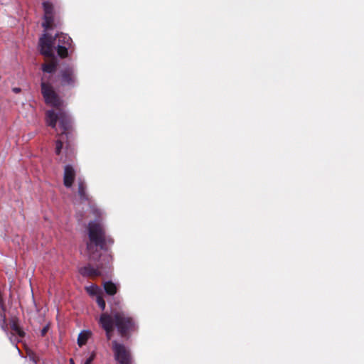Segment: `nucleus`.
<instances>
[{"mask_svg": "<svg viewBox=\"0 0 364 364\" xmlns=\"http://www.w3.org/2000/svg\"><path fill=\"white\" fill-rule=\"evenodd\" d=\"M87 293L92 296L102 294L101 289L95 284H91L85 287Z\"/></svg>", "mask_w": 364, "mask_h": 364, "instance_id": "nucleus-13", "label": "nucleus"}, {"mask_svg": "<svg viewBox=\"0 0 364 364\" xmlns=\"http://www.w3.org/2000/svg\"><path fill=\"white\" fill-rule=\"evenodd\" d=\"M99 323L106 332V336L110 340L112 336L114 325L122 336H126L128 333L136 329L134 319L124 311H112L109 315L104 313L100 316Z\"/></svg>", "mask_w": 364, "mask_h": 364, "instance_id": "nucleus-3", "label": "nucleus"}, {"mask_svg": "<svg viewBox=\"0 0 364 364\" xmlns=\"http://www.w3.org/2000/svg\"><path fill=\"white\" fill-rule=\"evenodd\" d=\"M71 38L63 33H57L54 38L45 33L39 39V49L42 55L52 58L49 63L42 65V70L45 73L41 79V92L47 105L58 108L63 105V101L55 92L47 75L53 74L57 68V62L54 57V51L61 58L68 55V50L70 48Z\"/></svg>", "mask_w": 364, "mask_h": 364, "instance_id": "nucleus-1", "label": "nucleus"}, {"mask_svg": "<svg viewBox=\"0 0 364 364\" xmlns=\"http://www.w3.org/2000/svg\"><path fill=\"white\" fill-rule=\"evenodd\" d=\"M12 90L15 93H18V92H21V88H19V87H14V88H13Z\"/></svg>", "mask_w": 364, "mask_h": 364, "instance_id": "nucleus-18", "label": "nucleus"}, {"mask_svg": "<svg viewBox=\"0 0 364 364\" xmlns=\"http://www.w3.org/2000/svg\"><path fill=\"white\" fill-rule=\"evenodd\" d=\"M58 80L63 87H75L78 82L76 68L73 65L64 66L59 72Z\"/></svg>", "mask_w": 364, "mask_h": 364, "instance_id": "nucleus-5", "label": "nucleus"}, {"mask_svg": "<svg viewBox=\"0 0 364 364\" xmlns=\"http://www.w3.org/2000/svg\"><path fill=\"white\" fill-rule=\"evenodd\" d=\"M4 323H5V319H4ZM1 328L3 329L4 331H5L6 333H8L7 331H6L5 326H4V323L2 324Z\"/></svg>", "mask_w": 364, "mask_h": 364, "instance_id": "nucleus-19", "label": "nucleus"}, {"mask_svg": "<svg viewBox=\"0 0 364 364\" xmlns=\"http://www.w3.org/2000/svg\"><path fill=\"white\" fill-rule=\"evenodd\" d=\"M112 348L114 359L119 364H132V358L130 350L124 344L117 341L112 342Z\"/></svg>", "mask_w": 364, "mask_h": 364, "instance_id": "nucleus-6", "label": "nucleus"}, {"mask_svg": "<svg viewBox=\"0 0 364 364\" xmlns=\"http://www.w3.org/2000/svg\"><path fill=\"white\" fill-rule=\"evenodd\" d=\"M75 176V171L73 167L70 165L65 166V169H64L63 181H64V185L67 188H70L72 186Z\"/></svg>", "mask_w": 364, "mask_h": 364, "instance_id": "nucleus-10", "label": "nucleus"}, {"mask_svg": "<svg viewBox=\"0 0 364 364\" xmlns=\"http://www.w3.org/2000/svg\"><path fill=\"white\" fill-rule=\"evenodd\" d=\"M94 358H95V355L92 353L86 359V360L85 361V363L83 364H91L94 360Z\"/></svg>", "mask_w": 364, "mask_h": 364, "instance_id": "nucleus-15", "label": "nucleus"}, {"mask_svg": "<svg viewBox=\"0 0 364 364\" xmlns=\"http://www.w3.org/2000/svg\"><path fill=\"white\" fill-rule=\"evenodd\" d=\"M73 203H74V205H75V206H77V205H78V202H77V200H75V201L73 202ZM76 208H77V207H76Z\"/></svg>", "mask_w": 364, "mask_h": 364, "instance_id": "nucleus-20", "label": "nucleus"}, {"mask_svg": "<svg viewBox=\"0 0 364 364\" xmlns=\"http://www.w3.org/2000/svg\"><path fill=\"white\" fill-rule=\"evenodd\" d=\"M78 196L80 203L85 206H89L90 211L95 216L100 218L102 215V210L97 208L95 205L91 204L89 197L86 193L85 183L81 180L78 181Z\"/></svg>", "mask_w": 364, "mask_h": 364, "instance_id": "nucleus-7", "label": "nucleus"}, {"mask_svg": "<svg viewBox=\"0 0 364 364\" xmlns=\"http://www.w3.org/2000/svg\"><path fill=\"white\" fill-rule=\"evenodd\" d=\"M29 358H30V360L32 361V364H37V360H36V358H35L33 353H30Z\"/></svg>", "mask_w": 364, "mask_h": 364, "instance_id": "nucleus-17", "label": "nucleus"}, {"mask_svg": "<svg viewBox=\"0 0 364 364\" xmlns=\"http://www.w3.org/2000/svg\"><path fill=\"white\" fill-rule=\"evenodd\" d=\"M103 287L106 293L109 295H114L117 293V287L113 282L108 281L103 284Z\"/></svg>", "mask_w": 364, "mask_h": 364, "instance_id": "nucleus-12", "label": "nucleus"}, {"mask_svg": "<svg viewBox=\"0 0 364 364\" xmlns=\"http://www.w3.org/2000/svg\"><path fill=\"white\" fill-rule=\"evenodd\" d=\"M11 328L15 333V334L9 335V340L15 346L16 348L20 353V350L16 346V343L20 341V338H23L25 335L23 331L19 327L17 321L13 320L11 322Z\"/></svg>", "mask_w": 364, "mask_h": 364, "instance_id": "nucleus-9", "label": "nucleus"}, {"mask_svg": "<svg viewBox=\"0 0 364 364\" xmlns=\"http://www.w3.org/2000/svg\"><path fill=\"white\" fill-rule=\"evenodd\" d=\"M96 302L97 303L98 306L102 310H104L105 309V301L102 297L101 294H99L96 296Z\"/></svg>", "mask_w": 364, "mask_h": 364, "instance_id": "nucleus-14", "label": "nucleus"}, {"mask_svg": "<svg viewBox=\"0 0 364 364\" xmlns=\"http://www.w3.org/2000/svg\"><path fill=\"white\" fill-rule=\"evenodd\" d=\"M92 333L89 330H84L80 333L77 338V344L80 346L85 345L87 339L90 337Z\"/></svg>", "mask_w": 364, "mask_h": 364, "instance_id": "nucleus-11", "label": "nucleus"}, {"mask_svg": "<svg viewBox=\"0 0 364 364\" xmlns=\"http://www.w3.org/2000/svg\"><path fill=\"white\" fill-rule=\"evenodd\" d=\"M43 6L44 10V21L42 23V26L47 31L52 27L53 22V6L48 1L43 2Z\"/></svg>", "mask_w": 364, "mask_h": 364, "instance_id": "nucleus-8", "label": "nucleus"}, {"mask_svg": "<svg viewBox=\"0 0 364 364\" xmlns=\"http://www.w3.org/2000/svg\"><path fill=\"white\" fill-rule=\"evenodd\" d=\"M46 123L48 126L53 129L56 128V122L59 121V125L62 129L60 139L57 140L55 146L56 154H60L61 149L63 148V140L65 136L68 137V131L72 126V119L70 114L65 110L60 109L57 114L53 110H48L46 112Z\"/></svg>", "mask_w": 364, "mask_h": 364, "instance_id": "nucleus-4", "label": "nucleus"}, {"mask_svg": "<svg viewBox=\"0 0 364 364\" xmlns=\"http://www.w3.org/2000/svg\"><path fill=\"white\" fill-rule=\"evenodd\" d=\"M88 236L90 242L87 243V251L89 259L100 262L96 267L89 264L81 267L79 272L83 277H97L107 274L109 269L112 257L107 254L102 256L100 250H105L114 241L106 235L102 225L98 220L89 223Z\"/></svg>", "mask_w": 364, "mask_h": 364, "instance_id": "nucleus-2", "label": "nucleus"}, {"mask_svg": "<svg viewBox=\"0 0 364 364\" xmlns=\"http://www.w3.org/2000/svg\"><path fill=\"white\" fill-rule=\"evenodd\" d=\"M48 328H49V326L48 325H46L45 326L41 331V336H45L46 334L47 333L48 331Z\"/></svg>", "mask_w": 364, "mask_h": 364, "instance_id": "nucleus-16", "label": "nucleus"}]
</instances>
